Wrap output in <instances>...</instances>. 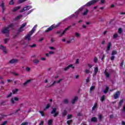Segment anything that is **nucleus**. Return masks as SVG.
Instances as JSON below:
<instances>
[{"label": "nucleus", "instance_id": "3c124183", "mask_svg": "<svg viewBox=\"0 0 125 125\" xmlns=\"http://www.w3.org/2000/svg\"><path fill=\"white\" fill-rule=\"evenodd\" d=\"M12 95V93L11 92L9 95H7L6 97V98H9V97H11Z\"/></svg>", "mask_w": 125, "mask_h": 125}, {"label": "nucleus", "instance_id": "72a5a7b5", "mask_svg": "<svg viewBox=\"0 0 125 125\" xmlns=\"http://www.w3.org/2000/svg\"><path fill=\"white\" fill-rule=\"evenodd\" d=\"M26 26H27V22H24L21 25V27L23 29V28H25Z\"/></svg>", "mask_w": 125, "mask_h": 125}, {"label": "nucleus", "instance_id": "f704fd0d", "mask_svg": "<svg viewBox=\"0 0 125 125\" xmlns=\"http://www.w3.org/2000/svg\"><path fill=\"white\" fill-rule=\"evenodd\" d=\"M14 0H11L9 3V4H10V5H13V4H14V3H15Z\"/></svg>", "mask_w": 125, "mask_h": 125}, {"label": "nucleus", "instance_id": "393cba45", "mask_svg": "<svg viewBox=\"0 0 125 125\" xmlns=\"http://www.w3.org/2000/svg\"><path fill=\"white\" fill-rule=\"evenodd\" d=\"M28 0H19L18 3L19 4H21V3H23V2H25V1H27Z\"/></svg>", "mask_w": 125, "mask_h": 125}, {"label": "nucleus", "instance_id": "dca6fc26", "mask_svg": "<svg viewBox=\"0 0 125 125\" xmlns=\"http://www.w3.org/2000/svg\"><path fill=\"white\" fill-rule=\"evenodd\" d=\"M21 8V6L15 7L13 9V12H16V11H17V10L20 9Z\"/></svg>", "mask_w": 125, "mask_h": 125}, {"label": "nucleus", "instance_id": "6e6552de", "mask_svg": "<svg viewBox=\"0 0 125 125\" xmlns=\"http://www.w3.org/2000/svg\"><path fill=\"white\" fill-rule=\"evenodd\" d=\"M70 68H72V69L74 70V69H75V66H73V64H70L64 68V71L66 72V71H68Z\"/></svg>", "mask_w": 125, "mask_h": 125}, {"label": "nucleus", "instance_id": "0e129e2a", "mask_svg": "<svg viewBox=\"0 0 125 125\" xmlns=\"http://www.w3.org/2000/svg\"><path fill=\"white\" fill-rule=\"evenodd\" d=\"M49 48H50V49H51L52 50H55V48H54V47L49 46Z\"/></svg>", "mask_w": 125, "mask_h": 125}, {"label": "nucleus", "instance_id": "8fccbe9b", "mask_svg": "<svg viewBox=\"0 0 125 125\" xmlns=\"http://www.w3.org/2000/svg\"><path fill=\"white\" fill-rule=\"evenodd\" d=\"M98 108V106L97 105V103H95L94 104V109H97Z\"/></svg>", "mask_w": 125, "mask_h": 125}, {"label": "nucleus", "instance_id": "4468645a", "mask_svg": "<svg viewBox=\"0 0 125 125\" xmlns=\"http://www.w3.org/2000/svg\"><path fill=\"white\" fill-rule=\"evenodd\" d=\"M15 101H19V98H18V97H14V100H12L11 101V103L12 104H15Z\"/></svg>", "mask_w": 125, "mask_h": 125}, {"label": "nucleus", "instance_id": "9d476101", "mask_svg": "<svg viewBox=\"0 0 125 125\" xmlns=\"http://www.w3.org/2000/svg\"><path fill=\"white\" fill-rule=\"evenodd\" d=\"M120 94H121V91H118L114 95V99H118L120 96Z\"/></svg>", "mask_w": 125, "mask_h": 125}, {"label": "nucleus", "instance_id": "aec40b11", "mask_svg": "<svg viewBox=\"0 0 125 125\" xmlns=\"http://www.w3.org/2000/svg\"><path fill=\"white\" fill-rule=\"evenodd\" d=\"M77 100H78V97L76 96L74 97V98L71 101L72 104H75V103L76 101H77Z\"/></svg>", "mask_w": 125, "mask_h": 125}, {"label": "nucleus", "instance_id": "de8ad7c7", "mask_svg": "<svg viewBox=\"0 0 125 125\" xmlns=\"http://www.w3.org/2000/svg\"><path fill=\"white\" fill-rule=\"evenodd\" d=\"M11 73L13 74V75H14L15 76H18L20 75L19 74L16 73L15 72H12Z\"/></svg>", "mask_w": 125, "mask_h": 125}, {"label": "nucleus", "instance_id": "412c9836", "mask_svg": "<svg viewBox=\"0 0 125 125\" xmlns=\"http://www.w3.org/2000/svg\"><path fill=\"white\" fill-rule=\"evenodd\" d=\"M23 31H24V29L20 27L18 30V33H19V34H20L21 33H22V32H23Z\"/></svg>", "mask_w": 125, "mask_h": 125}, {"label": "nucleus", "instance_id": "c9c22d12", "mask_svg": "<svg viewBox=\"0 0 125 125\" xmlns=\"http://www.w3.org/2000/svg\"><path fill=\"white\" fill-rule=\"evenodd\" d=\"M19 35H20V34L18 32H17V33L14 36L13 39H16V38H17Z\"/></svg>", "mask_w": 125, "mask_h": 125}, {"label": "nucleus", "instance_id": "7c9ffc66", "mask_svg": "<svg viewBox=\"0 0 125 125\" xmlns=\"http://www.w3.org/2000/svg\"><path fill=\"white\" fill-rule=\"evenodd\" d=\"M29 47H31V48H34V47H37L36 44H33L32 45H29Z\"/></svg>", "mask_w": 125, "mask_h": 125}, {"label": "nucleus", "instance_id": "a18cd8bd", "mask_svg": "<svg viewBox=\"0 0 125 125\" xmlns=\"http://www.w3.org/2000/svg\"><path fill=\"white\" fill-rule=\"evenodd\" d=\"M28 43H26V42H23L22 44H24V48H26V47H27V45H28Z\"/></svg>", "mask_w": 125, "mask_h": 125}, {"label": "nucleus", "instance_id": "774afa93", "mask_svg": "<svg viewBox=\"0 0 125 125\" xmlns=\"http://www.w3.org/2000/svg\"><path fill=\"white\" fill-rule=\"evenodd\" d=\"M44 123V122H43V121H42L41 123L39 124V125H43Z\"/></svg>", "mask_w": 125, "mask_h": 125}, {"label": "nucleus", "instance_id": "473e14b6", "mask_svg": "<svg viewBox=\"0 0 125 125\" xmlns=\"http://www.w3.org/2000/svg\"><path fill=\"white\" fill-rule=\"evenodd\" d=\"M18 89H15V90H12L13 94H16L17 92H18Z\"/></svg>", "mask_w": 125, "mask_h": 125}, {"label": "nucleus", "instance_id": "6e6d98bb", "mask_svg": "<svg viewBox=\"0 0 125 125\" xmlns=\"http://www.w3.org/2000/svg\"><path fill=\"white\" fill-rule=\"evenodd\" d=\"M33 10H34V9H32L31 10L29 11L26 14V16L29 15V14H30L33 11Z\"/></svg>", "mask_w": 125, "mask_h": 125}, {"label": "nucleus", "instance_id": "052dcab7", "mask_svg": "<svg viewBox=\"0 0 125 125\" xmlns=\"http://www.w3.org/2000/svg\"><path fill=\"white\" fill-rule=\"evenodd\" d=\"M6 124H7V121H4V122H3V123H2L1 125H6Z\"/></svg>", "mask_w": 125, "mask_h": 125}, {"label": "nucleus", "instance_id": "ddd939ff", "mask_svg": "<svg viewBox=\"0 0 125 125\" xmlns=\"http://www.w3.org/2000/svg\"><path fill=\"white\" fill-rule=\"evenodd\" d=\"M54 29V27L53 25H52L51 26H50L48 28H47L45 31V32L48 33L49 32H51L52 30Z\"/></svg>", "mask_w": 125, "mask_h": 125}, {"label": "nucleus", "instance_id": "603ef678", "mask_svg": "<svg viewBox=\"0 0 125 125\" xmlns=\"http://www.w3.org/2000/svg\"><path fill=\"white\" fill-rule=\"evenodd\" d=\"M55 83H56V81H54L52 84L49 86V87H51V86H53V85H54Z\"/></svg>", "mask_w": 125, "mask_h": 125}, {"label": "nucleus", "instance_id": "7ed1b4c3", "mask_svg": "<svg viewBox=\"0 0 125 125\" xmlns=\"http://www.w3.org/2000/svg\"><path fill=\"white\" fill-rule=\"evenodd\" d=\"M52 110L51 111V114L52 115L54 114L53 115L54 118L56 117L57 116H58L59 115V112L57 111V108H52Z\"/></svg>", "mask_w": 125, "mask_h": 125}, {"label": "nucleus", "instance_id": "680f3d73", "mask_svg": "<svg viewBox=\"0 0 125 125\" xmlns=\"http://www.w3.org/2000/svg\"><path fill=\"white\" fill-rule=\"evenodd\" d=\"M49 54H50V55H52V54H54V52L50 51L49 52Z\"/></svg>", "mask_w": 125, "mask_h": 125}, {"label": "nucleus", "instance_id": "bb28decb", "mask_svg": "<svg viewBox=\"0 0 125 125\" xmlns=\"http://www.w3.org/2000/svg\"><path fill=\"white\" fill-rule=\"evenodd\" d=\"M53 123V120H52V119L49 120L48 121L47 125H52Z\"/></svg>", "mask_w": 125, "mask_h": 125}, {"label": "nucleus", "instance_id": "a19ab883", "mask_svg": "<svg viewBox=\"0 0 125 125\" xmlns=\"http://www.w3.org/2000/svg\"><path fill=\"white\" fill-rule=\"evenodd\" d=\"M8 41H9V39H8V38L5 39L4 40V43H5V44L7 43V42H8Z\"/></svg>", "mask_w": 125, "mask_h": 125}, {"label": "nucleus", "instance_id": "e2e57ef3", "mask_svg": "<svg viewBox=\"0 0 125 125\" xmlns=\"http://www.w3.org/2000/svg\"><path fill=\"white\" fill-rule=\"evenodd\" d=\"M75 35L76 36V37H80V33H76L75 34Z\"/></svg>", "mask_w": 125, "mask_h": 125}, {"label": "nucleus", "instance_id": "2f4dec72", "mask_svg": "<svg viewBox=\"0 0 125 125\" xmlns=\"http://www.w3.org/2000/svg\"><path fill=\"white\" fill-rule=\"evenodd\" d=\"M101 102H103L105 101V95H103L102 97L101 98Z\"/></svg>", "mask_w": 125, "mask_h": 125}, {"label": "nucleus", "instance_id": "49530a36", "mask_svg": "<svg viewBox=\"0 0 125 125\" xmlns=\"http://www.w3.org/2000/svg\"><path fill=\"white\" fill-rule=\"evenodd\" d=\"M82 116H83L82 112H80L77 113V117H82Z\"/></svg>", "mask_w": 125, "mask_h": 125}, {"label": "nucleus", "instance_id": "6ab92c4d", "mask_svg": "<svg viewBox=\"0 0 125 125\" xmlns=\"http://www.w3.org/2000/svg\"><path fill=\"white\" fill-rule=\"evenodd\" d=\"M61 24H62V23L59 22L56 25H55V24H53V26H54V29H56V28H58V27H59Z\"/></svg>", "mask_w": 125, "mask_h": 125}, {"label": "nucleus", "instance_id": "a878e982", "mask_svg": "<svg viewBox=\"0 0 125 125\" xmlns=\"http://www.w3.org/2000/svg\"><path fill=\"white\" fill-rule=\"evenodd\" d=\"M92 90H94V86H92L90 88V91H89V93L90 94H92Z\"/></svg>", "mask_w": 125, "mask_h": 125}, {"label": "nucleus", "instance_id": "c03bdc74", "mask_svg": "<svg viewBox=\"0 0 125 125\" xmlns=\"http://www.w3.org/2000/svg\"><path fill=\"white\" fill-rule=\"evenodd\" d=\"M39 113H40L42 117H44L45 115L43 114V111H39Z\"/></svg>", "mask_w": 125, "mask_h": 125}, {"label": "nucleus", "instance_id": "f257e3e1", "mask_svg": "<svg viewBox=\"0 0 125 125\" xmlns=\"http://www.w3.org/2000/svg\"><path fill=\"white\" fill-rule=\"evenodd\" d=\"M17 24V23L16 22H13L10 23L7 26V27H4L3 30H1V33H2V34H6V36L8 37H9V33L10 32L9 29H10L11 28V30H14V28L13 27H15V26H16Z\"/></svg>", "mask_w": 125, "mask_h": 125}, {"label": "nucleus", "instance_id": "58836bf2", "mask_svg": "<svg viewBox=\"0 0 125 125\" xmlns=\"http://www.w3.org/2000/svg\"><path fill=\"white\" fill-rule=\"evenodd\" d=\"M39 62H40L39 60H35L33 61V63H34V64H39Z\"/></svg>", "mask_w": 125, "mask_h": 125}, {"label": "nucleus", "instance_id": "0eeeda50", "mask_svg": "<svg viewBox=\"0 0 125 125\" xmlns=\"http://www.w3.org/2000/svg\"><path fill=\"white\" fill-rule=\"evenodd\" d=\"M9 64H16V63H18V59H12L9 61Z\"/></svg>", "mask_w": 125, "mask_h": 125}, {"label": "nucleus", "instance_id": "c85d7f7f", "mask_svg": "<svg viewBox=\"0 0 125 125\" xmlns=\"http://www.w3.org/2000/svg\"><path fill=\"white\" fill-rule=\"evenodd\" d=\"M34 33H35V30H34V29H32L31 31H30L29 32V34H27L29 36H32V34H34Z\"/></svg>", "mask_w": 125, "mask_h": 125}, {"label": "nucleus", "instance_id": "13d9d810", "mask_svg": "<svg viewBox=\"0 0 125 125\" xmlns=\"http://www.w3.org/2000/svg\"><path fill=\"white\" fill-rule=\"evenodd\" d=\"M69 20V19H68V17L66 19H64L62 21V22H66Z\"/></svg>", "mask_w": 125, "mask_h": 125}, {"label": "nucleus", "instance_id": "4c0bfd02", "mask_svg": "<svg viewBox=\"0 0 125 125\" xmlns=\"http://www.w3.org/2000/svg\"><path fill=\"white\" fill-rule=\"evenodd\" d=\"M119 37V35H118V33L114 34L113 35V39H117V38Z\"/></svg>", "mask_w": 125, "mask_h": 125}, {"label": "nucleus", "instance_id": "cd10ccee", "mask_svg": "<svg viewBox=\"0 0 125 125\" xmlns=\"http://www.w3.org/2000/svg\"><path fill=\"white\" fill-rule=\"evenodd\" d=\"M104 74L106 78H110V74H109V73L107 72L106 70L104 71Z\"/></svg>", "mask_w": 125, "mask_h": 125}, {"label": "nucleus", "instance_id": "4d7b16f0", "mask_svg": "<svg viewBox=\"0 0 125 125\" xmlns=\"http://www.w3.org/2000/svg\"><path fill=\"white\" fill-rule=\"evenodd\" d=\"M99 119L100 121H101L102 120V115L101 114L99 115Z\"/></svg>", "mask_w": 125, "mask_h": 125}, {"label": "nucleus", "instance_id": "5701e85b", "mask_svg": "<svg viewBox=\"0 0 125 125\" xmlns=\"http://www.w3.org/2000/svg\"><path fill=\"white\" fill-rule=\"evenodd\" d=\"M62 117H65V116H67V110L64 109L62 113Z\"/></svg>", "mask_w": 125, "mask_h": 125}, {"label": "nucleus", "instance_id": "9b49d317", "mask_svg": "<svg viewBox=\"0 0 125 125\" xmlns=\"http://www.w3.org/2000/svg\"><path fill=\"white\" fill-rule=\"evenodd\" d=\"M123 103H124V100H121L119 103L118 106L116 107L117 110L119 109H121V107H122V105H123Z\"/></svg>", "mask_w": 125, "mask_h": 125}, {"label": "nucleus", "instance_id": "c756f323", "mask_svg": "<svg viewBox=\"0 0 125 125\" xmlns=\"http://www.w3.org/2000/svg\"><path fill=\"white\" fill-rule=\"evenodd\" d=\"M32 81L31 80H27L26 82H25L24 83H23V85H26L27 84V83H31V82Z\"/></svg>", "mask_w": 125, "mask_h": 125}, {"label": "nucleus", "instance_id": "79ce46f5", "mask_svg": "<svg viewBox=\"0 0 125 125\" xmlns=\"http://www.w3.org/2000/svg\"><path fill=\"white\" fill-rule=\"evenodd\" d=\"M73 17H75V15L74 14H72L71 15H70L69 17H67L68 19H72V18H73Z\"/></svg>", "mask_w": 125, "mask_h": 125}, {"label": "nucleus", "instance_id": "5fc2aeb1", "mask_svg": "<svg viewBox=\"0 0 125 125\" xmlns=\"http://www.w3.org/2000/svg\"><path fill=\"white\" fill-rule=\"evenodd\" d=\"M73 40H74V36L72 37V39H70L69 41H67V42L70 43Z\"/></svg>", "mask_w": 125, "mask_h": 125}, {"label": "nucleus", "instance_id": "f03ea898", "mask_svg": "<svg viewBox=\"0 0 125 125\" xmlns=\"http://www.w3.org/2000/svg\"><path fill=\"white\" fill-rule=\"evenodd\" d=\"M93 4H94V0H92L86 3L85 5H83L81 8H80L78 10H79V12L80 11H83V7H90Z\"/></svg>", "mask_w": 125, "mask_h": 125}, {"label": "nucleus", "instance_id": "864d4df0", "mask_svg": "<svg viewBox=\"0 0 125 125\" xmlns=\"http://www.w3.org/2000/svg\"><path fill=\"white\" fill-rule=\"evenodd\" d=\"M123 113H125V105H124L122 109Z\"/></svg>", "mask_w": 125, "mask_h": 125}, {"label": "nucleus", "instance_id": "338daca9", "mask_svg": "<svg viewBox=\"0 0 125 125\" xmlns=\"http://www.w3.org/2000/svg\"><path fill=\"white\" fill-rule=\"evenodd\" d=\"M26 70L27 72H30L31 68H30V67H26Z\"/></svg>", "mask_w": 125, "mask_h": 125}, {"label": "nucleus", "instance_id": "423d86ee", "mask_svg": "<svg viewBox=\"0 0 125 125\" xmlns=\"http://www.w3.org/2000/svg\"><path fill=\"white\" fill-rule=\"evenodd\" d=\"M0 7L2 8V13L3 14L4 13V11H5L6 7L5 5L4 2H2L0 4Z\"/></svg>", "mask_w": 125, "mask_h": 125}, {"label": "nucleus", "instance_id": "ea45409f", "mask_svg": "<svg viewBox=\"0 0 125 125\" xmlns=\"http://www.w3.org/2000/svg\"><path fill=\"white\" fill-rule=\"evenodd\" d=\"M63 103L64 104H68V103H69V101L67 99H64L63 100Z\"/></svg>", "mask_w": 125, "mask_h": 125}, {"label": "nucleus", "instance_id": "2eb2a0df", "mask_svg": "<svg viewBox=\"0 0 125 125\" xmlns=\"http://www.w3.org/2000/svg\"><path fill=\"white\" fill-rule=\"evenodd\" d=\"M23 17L22 15H19V16H17L14 19V21H17V20H19V19H21Z\"/></svg>", "mask_w": 125, "mask_h": 125}, {"label": "nucleus", "instance_id": "39448f33", "mask_svg": "<svg viewBox=\"0 0 125 125\" xmlns=\"http://www.w3.org/2000/svg\"><path fill=\"white\" fill-rule=\"evenodd\" d=\"M0 49H1V50H2V52H3V53H4L5 54H7V50L6 49V47H4L2 45H0Z\"/></svg>", "mask_w": 125, "mask_h": 125}, {"label": "nucleus", "instance_id": "b1692460", "mask_svg": "<svg viewBox=\"0 0 125 125\" xmlns=\"http://www.w3.org/2000/svg\"><path fill=\"white\" fill-rule=\"evenodd\" d=\"M98 72V67H96L94 68V76H96Z\"/></svg>", "mask_w": 125, "mask_h": 125}, {"label": "nucleus", "instance_id": "1a4fd4ad", "mask_svg": "<svg viewBox=\"0 0 125 125\" xmlns=\"http://www.w3.org/2000/svg\"><path fill=\"white\" fill-rule=\"evenodd\" d=\"M111 46H112V43L111 42H109L106 47V52L107 53H109L108 51H109V50H111Z\"/></svg>", "mask_w": 125, "mask_h": 125}, {"label": "nucleus", "instance_id": "37998d69", "mask_svg": "<svg viewBox=\"0 0 125 125\" xmlns=\"http://www.w3.org/2000/svg\"><path fill=\"white\" fill-rule=\"evenodd\" d=\"M51 105V104H48L45 107L46 109H49V108H50Z\"/></svg>", "mask_w": 125, "mask_h": 125}, {"label": "nucleus", "instance_id": "bf43d9fd", "mask_svg": "<svg viewBox=\"0 0 125 125\" xmlns=\"http://www.w3.org/2000/svg\"><path fill=\"white\" fill-rule=\"evenodd\" d=\"M71 118H72V115L68 114L67 115V120L71 119Z\"/></svg>", "mask_w": 125, "mask_h": 125}, {"label": "nucleus", "instance_id": "f8f14e48", "mask_svg": "<svg viewBox=\"0 0 125 125\" xmlns=\"http://www.w3.org/2000/svg\"><path fill=\"white\" fill-rule=\"evenodd\" d=\"M71 26H68L66 28H65L63 31L62 32V33L61 34L60 36L62 37V36H63V35H64L65 34V33H66V32H67V31H68V30H69L70 29V28H71Z\"/></svg>", "mask_w": 125, "mask_h": 125}, {"label": "nucleus", "instance_id": "a211bd4d", "mask_svg": "<svg viewBox=\"0 0 125 125\" xmlns=\"http://www.w3.org/2000/svg\"><path fill=\"white\" fill-rule=\"evenodd\" d=\"M6 105V101H2L0 103V107H1V106H5Z\"/></svg>", "mask_w": 125, "mask_h": 125}, {"label": "nucleus", "instance_id": "e433bc0d", "mask_svg": "<svg viewBox=\"0 0 125 125\" xmlns=\"http://www.w3.org/2000/svg\"><path fill=\"white\" fill-rule=\"evenodd\" d=\"M117 53H118L117 51L113 50V51H112V52L111 53V55H112V56L116 55V54H117Z\"/></svg>", "mask_w": 125, "mask_h": 125}, {"label": "nucleus", "instance_id": "20e7f679", "mask_svg": "<svg viewBox=\"0 0 125 125\" xmlns=\"http://www.w3.org/2000/svg\"><path fill=\"white\" fill-rule=\"evenodd\" d=\"M31 8H32V6L31 5L24 7L20 11V12L22 13V12H24V11H27L29 9H31Z\"/></svg>", "mask_w": 125, "mask_h": 125}, {"label": "nucleus", "instance_id": "69168bd1", "mask_svg": "<svg viewBox=\"0 0 125 125\" xmlns=\"http://www.w3.org/2000/svg\"><path fill=\"white\" fill-rule=\"evenodd\" d=\"M110 59L112 61H113L115 59V56H112L111 57Z\"/></svg>", "mask_w": 125, "mask_h": 125}, {"label": "nucleus", "instance_id": "09e8293b", "mask_svg": "<svg viewBox=\"0 0 125 125\" xmlns=\"http://www.w3.org/2000/svg\"><path fill=\"white\" fill-rule=\"evenodd\" d=\"M122 32H123V29H122V28H119V29H118V33L119 34H122Z\"/></svg>", "mask_w": 125, "mask_h": 125}, {"label": "nucleus", "instance_id": "4be33fe9", "mask_svg": "<svg viewBox=\"0 0 125 125\" xmlns=\"http://www.w3.org/2000/svg\"><path fill=\"white\" fill-rule=\"evenodd\" d=\"M87 13H88V9H86L85 11L82 13V15H83V16H85Z\"/></svg>", "mask_w": 125, "mask_h": 125}, {"label": "nucleus", "instance_id": "f3484780", "mask_svg": "<svg viewBox=\"0 0 125 125\" xmlns=\"http://www.w3.org/2000/svg\"><path fill=\"white\" fill-rule=\"evenodd\" d=\"M25 40L26 41L30 42V41H31V36L27 34L26 36H25Z\"/></svg>", "mask_w": 125, "mask_h": 125}]
</instances>
